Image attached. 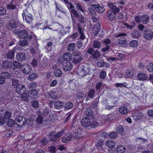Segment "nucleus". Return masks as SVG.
<instances>
[{"instance_id": "obj_10", "label": "nucleus", "mask_w": 153, "mask_h": 153, "mask_svg": "<svg viewBox=\"0 0 153 153\" xmlns=\"http://www.w3.org/2000/svg\"><path fill=\"white\" fill-rule=\"evenodd\" d=\"M23 117L20 116H18L15 119L16 124L19 127H21L25 125L26 123L23 121Z\"/></svg>"}, {"instance_id": "obj_56", "label": "nucleus", "mask_w": 153, "mask_h": 153, "mask_svg": "<svg viewBox=\"0 0 153 153\" xmlns=\"http://www.w3.org/2000/svg\"><path fill=\"white\" fill-rule=\"evenodd\" d=\"M147 70L151 72H153V63H150L147 65Z\"/></svg>"}, {"instance_id": "obj_33", "label": "nucleus", "mask_w": 153, "mask_h": 153, "mask_svg": "<svg viewBox=\"0 0 153 153\" xmlns=\"http://www.w3.org/2000/svg\"><path fill=\"white\" fill-rule=\"evenodd\" d=\"M129 45L130 46L133 48H135L137 47V45L139 44L138 41L136 40H133L129 42Z\"/></svg>"}, {"instance_id": "obj_29", "label": "nucleus", "mask_w": 153, "mask_h": 153, "mask_svg": "<svg viewBox=\"0 0 153 153\" xmlns=\"http://www.w3.org/2000/svg\"><path fill=\"white\" fill-rule=\"evenodd\" d=\"M119 112L123 114H126L128 112V110L126 107L123 106L120 108L119 110Z\"/></svg>"}, {"instance_id": "obj_42", "label": "nucleus", "mask_w": 153, "mask_h": 153, "mask_svg": "<svg viewBox=\"0 0 153 153\" xmlns=\"http://www.w3.org/2000/svg\"><path fill=\"white\" fill-rule=\"evenodd\" d=\"M101 43L97 40L94 41L93 43V47L95 48H100Z\"/></svg>"}, {"instance_id": "obj_43", "label": "nucleus", "mask_w": 153, "mask_h": 153, "mask_svg": "<svg viewBox=\"0 0 153 153\" xmlns=\"http://www.w3.org/2000/svg\"><path fill=\"white\" fill-rule=\"evenodd\" d=\"M12 64L13 66L15 68H22V66L19 62L16 61L13 62Z\"/></svg>"}, {"instance_id": "obj_16", "label": "nucleus", "mask_w": 153, "mask_h": 153, "mask_svg": "<svg viewBox=\"0 0 153 153\" xmlns=\"http://www.w3.org/2000/svg\"><path fill=\"white\" fill-rule=\"evenodd\" d=\"M82 126L85 127H88L90 126L91 122L90 118L87 117L83 118L81 120Z\"/></svg>"}, {"instance_id": "obj_1", "label": "nucleus", "mask_w": 153, "mask_h": 153, "mask_svg": "<svg viewBox=\"0 0 153 153\" xmlns=\"http://www.w3.org/2000/svg\"><path fill=\"white\" fill-rule=\"evenodd\" d=\"M14 34L17 35L18 38L21 39L27 40L29 41H31L33 36L30 34H29L28 32L25 30H19V29H16L14 31Z\"/></svg>"}, {"instance_id": "obj_21", "label": "nucleus", "mask_w": 153, "mask_h": 153, "mask_svg": "<svg viewBox=\"0 0 153 153\" xmlns=\"http://www.w3.org/2000/svg\"><path fill=\"white\" fill-rule=\"evenodd\" d=\"M150 17L147 15H143L141 16V22L143 24H146L149 22Z\"/></svg>"}, {"instance_id": "obj_32", "label": "nucleus", "mask_w": 153, "mask_h": 153, "mask_svg": "<svg viewBox=\"0 0 153 153\" xmlns=\"http://www.w3.org/2000/svg\"><path fill=\"white\" fill-rule=\"evenodd\" d=\"M49 141V140L46 139L45 137H43L39 140V142L41 144L44 146H46L48 144Z\"/></svg>"}, {"instance_id": "obj_52", "label": "nucleus", "mask_w": 153, "mask_h": 153, "mask_svg": "<svg viewBox=\"0 0 153 153\" xmlns=\"http://www.w3.org/2000/svg\"><path fill=\"white\" fill-rule=\"evenodd\" d=\"M105 64H107V63L105 62L103 60H101L100 61H98L97 63V66L99 68L103 67Z\"/></svg>"}, {"instance_id": "obj_7", "label": "nucleus", "mask_w": 153, "mask_h": 153, "mask_svg": "<svg viewBox=\"0 0 153 153\" xmlns=\"http://www.w3.org/2000/svg\"><path fill=\"white\" fill-rule=\"evenodd\" d=\"M22 69L24 74H28L31 72L32 68L30 65L26 64L22 66Z\"/></svg>"}, {"instance_id": "obj_51", "label": "nucleus", "mask_w": 153, "mask_h": 153, "mask_svg": "<svg viewBox=\"0 0 153 153\" xmlns=\"http://www.w3.org/2000/svg\"><path fill=\"white\" fill-rule=\"evenodd\" d=\"M25 40H20L19 42V44L20 46H24L25 45H27L28 44V40L24 39Z\"/></svg>"}, {"instance_id": "obj_39", "label": "nucleus", "mask_w": 153, "mask_h": 153, "mask_svg": "<svg viewBox=\"0 0 153 153\" xmlns=\"http://www.w3.org/2000/svg\"><path fill=\"white\" fill-rule=\"evenodd\" d=\"M95 92V90L93 88H91L87 93L88 97L91 98H93L94 94Z\"/></svg>"}, {"instance_id": "obj_35", "label": "nucleus", "mask_w": 153, "mask_h": 153, "mask_svg": "<svg viewBox=\"0 0 153 153\" xmlns=\"http://www.w3.org/2000/svg\"><path fill=\"white\" fill-rule=\"evenodd\" d=\"M62 72L61 70L59 69L55 70L54 72V75L56 77H60L62 76Z\"/></svg>"}, {"instance_id": "obj_45", "label": "nucleus", "mask_w": 153, "mask_h": 153, "mask_svg": "<svg viewBox=\"0 0 153 153\" xmlns=\"http://www.w3.org/2000/svg\"><path fill=\"white\" fill-rule=\"evenodd\" d=\"M11 116V113L8 111H7L4 113V119L6 120H9Z\"/></svg>"}, {"instance_id": "obj_55", "label": "nucleus", "mask_w": 153, "mask_h": 153, "mask_svg": "<svg viewBox=\"0 0 153 153\" xmlns=\"http://www.w3.org/2000/svg\"><path fill=\"white\" fill-rule=\"evenodd\" d=\"M89 14L91 16H94L96 15V12L94 8L92 7H89Z\"/></svg>"}, {"instance_id": "obj_46", "label": "nucleus", "mask_w": 153, "mask_h": 153, "mask_svg": "<svg viewBox=\"0 0 153 153\" xmlns=\"http://www.w3.org/2000/svg\"><path fill=\"white\" fill-rule=\"evenodd\" d=\"M37 76L38 74L36 73H33L29 75L28 79L30 81H32Z\"/></svg>"}, {"instance_id": "obj_61", "label": "nucleus", "mask_w": 153, "mask_h": 153, "mask_svg": "<svg viewBox=\"0 0 153 153\" xmlns=\"http://www.w3.org/2000/svg\"><path fill=\"white\" fill-rule=\"evenodd\" d=\"M31 105L33 107L35 108H38L39 107L38 102L37 100H35L31 102Z\"/></svg>"}, {"instance_id": "obj_64", "label": "nucleus", "mask_w": 153, "mask_h": 153, "mask_svg": "<svg viewBox=\"0 0 153 153\" xmlns=\"http://www.w3.org/2000/svg\"><path fill=\"white\" fill-rule=\"evenodd\" d=\"M108 134L107 133L103 132H101L100 133L101 137L104 139L108 136ZM101 138H102V137Z\"/></svg>"}, {"instance_id": "obj_38", "label": "nucleus", "mask_w": 153, "mask_h": 153, "mask_svg": "<svg viewBox=\"0 0 153 153\" xmlns=\"http://www.w3.org/2000/svg\"><path fill=\"white\" fill-rule=\"evenodd\" d=\"M95 9L99 13H102L105 11V8L103 7L100 6L98 4L96 5L95 7Z\"/></svg>"}, {"instance_id": "obj_15", "label": "nucleus", "mask_w": 153, "mask_h": 153, "mask_svg": "<svg viewBox=\"0 0 153 153\" xmlns=\"http://www.w3.org/2000/svg\"><path fill=\"white\" fill-rule=\"evenodd\" d=\"M63 69L66 71H69L73 68L72 64L70 62H67L63 63L62 66Z\"/></svg>"}, {"instance_id": "obj_48", "label": "nucleus", "mask_w": 153, "mask_h": 153, "mask_svg": "<svg viewBox=\"0 0 153 153\" xmlns=\"http://www.w3.org/2000/svg\"><path fill=\"white\" fill-rule=\"evenodd\" d=\"M14 55V53L12 51H9L6 55L7 58L10 59H13Z\"/></svg>"}, {"instance_id": "obj_62", "label": "nucleus", "mask_w": 153, "mask_h": 153, "mask_svg": "<svg viewBox=\"0 0 153 153\" xmlns=\"http://www.w3.org/2000/svg\"><path fill=\"white\" fill-rule=\"evenodd\" d=\"M127 85L126 83L124 82L123 83H117L115 84V86L117 87H124L126 88V85Z\"/></svg>"}, {"instance_id": "obj_14", "label": "nucleus", "mask_w": 153, "mask_h": 153, "mask_svg": "<svg viewBox=\"0 0 153 153\" xmlns=\"http://www.w3.org/2000/svg\"><path fill=\"white\" fill-rule=\"evenodd\" d=\"M72 137V134L70 132L67 133L63 137L62 139V142L64 143L68 142L69 141L71 140Z\"/></svg>"}, {"instance_id": "obj_58", "label": "nucleus", "mask_w": 153, "mask_h": 153, "mask_svg": "<svg viewBox=\"0 0 153 153\" xmlns=\"http://www.w3.org/2000/svg\"><path fill=\"white\" fill-rule=\"evenodd\" d=\"M78 18V22L80 25V24H83L84 23V17L82 15L79 16Z\"/></svg>"}, {"instance_id": "obj_57", "label": "nucleus", "mask_w": 153, "mask_h": 153, "mask_svg": "<svg viewBox=\"0 0 153 153\" xmlns=\"http://www.w3.org/2000/svg\"><path fill=\"white\" fill-rule=\"evenodd\" d=\"M48 151L51 153H55L56 148L54 146H51L48 148Z\"/></svg>"}, {"instance_id": "obj_17", "label": "nucleus", "mask_w": 153, "mask_h": 153, "mask_svg": "<svg viewBox=\"0 0 153 153\" xmlns=\"http://www.w3.org/2000/svg\"><path fill=\"white\" fill-rule=\"evenodd\" d=\"M16 22L13 20H10L6 25L7 29L8 30H11L12 28H16Z\"/></svg>"}, {"instance_id": "obj_9", "label": "nucleus", "mask_w": 153, "mask_h": 153, "mask_svg": "<svg viewBox=\"0 0 153 153\" xmlns=\"http://www.w3.org/2000/svg\"><path fill=\"white\" fill-rule=\"evenodd\" d=\"M107 16L110 21L112 22L115 20L116 14L112 10H108L107 12Z\"/></svg>"}, {"instance_id": "obj_19", "label": "nucleus", "mask_w": 153, "mask_h": 153, "mask_svg": "<svg viewBox=\"0 0 153 153\" xmlns=\"http://www.w3.org/2000/svg\"><path fill=\"white\" fill-rule=\"evenodd\" d=\"M26 56L23 53H18L16 55V58L19 61H22L25 59Z\"/></svg>"}, {"instance_id": "obj_18", "label": "nucleus", "mask_w": 153, "mask_h": 153, "mask_svg": "<svg viewBox=\"0 0 153 153\" xmlns=\"http://www.w3.org/2000/svg\"><path fill=\"white\" fill-rule=\"evenodd\" d=\"M54 106L55 108L59 110L62 109L63 108L64 104L62 101H58L54 103Z\"/></svg>"}, {"instance_id": "obj_50", "label": "nucleus", "mask_w": 153, "mask_h": 153, "mask_svg": "<svg viewBox=\"0 0 153 153\" xmlns=\"http://www.w3.org/2000/svg\"><path fill=\"white\" fill-rule=\"evenodd\" d=\"M106 76V72L105 71H102L100 73L99 77L100 79H104Z\"/></svg>"}, {"instance_id": "obj_3", "label": "nucleus", "mask_w": 153, "mask_h": 153, "mask_svg": "<svg viewBox=\"0 0 153 153\" xmlns=\"http://www.w3.org/2000/svg\"><path fill=\"white\" fill-rule=\"evenodd\" d=\"M73 55L74 56L73 62L75 64L79 63L82 59V55L80 52L74 51L73 52Z\"/></svg>"}, {"instance_id": "obj_49", "label": "nucleus", "mask_w": 153, "mask_h": 153, "mask_svg": "<svg viewBox=\"0 0 153 153\" xmlns=\"http://www.w3.org/2000/svg\"><path fill=\"white\" fill-rule=\"evenodd\" d=\"M73 104L71 102H67L66 103L65 107L66 109H69L72 108L73 107Z\"/></svg>"}, {"instance_id": "obj_28", "label": "nucleus", "mask_w": 153, "mask_h": 153, "mask_svg": "<svg viewBox=\"0 0 153 153\" xmlns=\"http://www.w3.org/2000/svg\"><path fill=\"white\" fill-rule=\"evenodd\" d=\"M14 2V0H11L10 3L7 5V8L9 10H13L16 8V5L13 3Z\"/></svg>"}, {"instance_id": "obj_26", "label": "nucleus", "mask_w": 153, "mask_h": 153, "mask_svg": "<svg viewBox=\"0 0 153 153\" xmlns=\"http://www.w3.org/2000/svg\"><path fill=\"white\" fill-rule=\"evenodd\" d=\"M63 58L65 60L69 61L72 59V56L70 52H67L64 54Z\"/></svg>"}, {"instance_id": "obj_59", "label": "nucleus", "mask_w": 153, "mask_h": 153, "mask_svg": "<svg viewBox=\"0 0 153 153\" xmlns=\"http://www.w3.org/2000/svg\"><path fill=\"white\" fill-rule=\"evenodd\" d=\"M76 7L78 10L85 14V10L83 8L80 4L77 3L76 5Z\"/></svg>"}, {"instance_id": "obj_2", "label": "nucleus", "mask_w": 153, "mask_h": 153, "mask_svg": "<svg viewBox=\"0 0 153 153\" xmlns=\"http://www.w3.org/2000/svg\"><path fill=\"white\" fill-rule=\"evenodd\" d=\"M64 133V130L62 129L56 133L54 131L50 132L49 134V137L51 141H55L56 139L60 137Z\"/></svg>"}, {"instance_id": "obj_24", "label": "nucleus", "mask_w": 153, "mask_h": 153, "mask_svg": "<svg viewBox=\"0 0 153 153\" xmlns=\"http://www.w3.org/2000/svg\"><path fill=\"white\" fill-rule=\"evenodd\" d=\"M116 151L117 153H124L126 151V148L124 146L119 145L117 147Z\"/></svg>"}, {"instance_id": "obj_63", "label": "nucleus", "mask_w": 153, "mask_h": 153, "mask_svg": "<svg viewBox=\"0 0 153 153\" xmlns=\"http://www.w3.org/2000/svg\"><path fill=\"white\" fill-rule=\"evenodd\" d=\"M6 13V9L4 8L3 7H0V15H4Z\"/></svg>"}, {"instance_id": "obj_34", "label": "nucleus", "mask_w": 153, "mask_h": 153, "mask_svg": "<svg viewBox=\"0 0 153 153\" xmlns=\"http://www.w3.org/2000/svg\"><path fill=\"white\" fill-rule=\"evenodd\" d=\"M116 131L118 133H121L124 131V128L123 126L119 124L117 126Z\"/></svg>"}, {"instance_id": "obj_31", "label": "nucleus", "mask_w": 153, "mask_h": 153, "mask_svg": "<svg viewBox=\"0 0 153 153\" xmlns=\"http://www.w3.org/2000/svg\"><path fill=\"white\" fill-rule=\"evenodd\" d=\"M104 140L101 138L100 139H97L95 142V145L97 147H100L103 145Z\"/></svg>"}, {"instance_id": "obj_22", "label": "nucleus", "mask_w": 153, "mask_h": 153, "mask_svg": "<svg viewBox=\"0 0 153 153\" xmlns=\"http://www.w3.org/2000/svg\"><path fill=\"white\" fill-rule=\"evenodd\" d=\"M137 78L138 80L140 81L146 80L147 78L146 74L140 72L137 75Z\"/></svg>"}, {"instance_id": "obj_6", "label": "nucleus", "mask_w": 153, "mask_h": 153, "mask_svg": "<svg viewBox=\"0 0 153 153\" xmlns=\"http://www.w3.org/2000/svg\"><path fill=\"white\" fill-rule=\"evenodd\" d=\"M16 90L18 94L20 95H22L25 93L26 89L24 85H20L16 87Z\"/></svg>"}, {"instance_id": "obj_36", "label": "nucleus", "mask_w": 153, "mask_h": 153, "mask_svg": "<svg viewBox=\"0 0 153 153\" xmlns=\"http://www.w3.org/2000/svg\"><path fill=\"white\" fill-rule=\"evenodd\" d=\"M100 53L99 51H96L93 53L92 58L94 59H97L100 57Z\"/></svg>"}, {"instance_id": "obj_44", "label": "nucleus", "mask_w": 153, "mask_h": 153, "mask_svg": "<svg viewBox=\"0 0 153 153\" xmlns=\"http://www.w3.org/2000/svg\"><path fill=\"white\" fill-rule=\"evenodd\" d=\"M15 123L13 119H9L7 122V124L9 127H13L14 126Z\"/></svg>"}, {"instance_id": "obj_27", "label": "nucleus", "mask_w": 153, "mask_h": 153, "mask_svg": "<svg viewBox=\"0 0 153 153\" xmlns=\"http://www.w3.org/2000/svg\"><path fill=\"white\" fill-rule=\"evenodd\" d=\"M106 144L108 147L110 148H112L115 146V142L113 140H108L106 141Z\"/></svg>"}, {"instance_id": "obj_47", "label": "nucleus", "mask_w": 153, "mask_h": 153, "mask_svg": "<svg viewBox=\"0 0 153 153\" xmlns=\"http://www.w3.org/2000/svg\"><path fill=\"white\" fill-rule=\"evenodd\" d=\"M43 116L41 115H39L38 117L36 119V123L39 124H41L43 122Z\"/></svg>"}, {"instance_id": "obj_11", "label": "nucleus", "mask_w": 153, "mask_h": 153, "mask_svg": "<svg viewBox=\"0 0 153 153\" xmlns=\"http://www.w3.org/2000/svg\"><path fill=\"white\" fill-rule=\"evenodd\" d=\"M22 16L24 20L25 19L27 23L30 24L32 22L33 16L31 14L29 13L28 15H25V12H23L22 13Z\"/></svg>"}, {"instance_id": "obj_30", "label": "nucleus", "mask_w": 153, "mask_h": 153, "mask_svg": "<svg viewBox=\"0 0 153 153\" xmlns=\"http://www.w3.org/2000/svg\"><path fill=\"white\" fill-rule=\"evenodd\" d=\"M131 35L134 38H139L141 36V34L136 30H134Z\"/></svg>"}, {"instance_id": "obj_8", "label": "nucleus", "mask_w": 153, "mask_h": 153, "mask_svg": "<svg viewBox=\"0 0 153 153\" xmlns=\"http://www.w3.org/2000/svg\"><path fill=\"white\" fill-rule=\"evenodd\" d=\"M101 24L99 22L96 23L93 29V34L95 36H97L100 31Z\"/></svg>"}, {"instance_id": "obj_5", "label": "nucleus", "mask_w": 153, "mask_h": 153, "mask_svg": "<svg viewBox=\"0 0 153 153\" xmlns=\"http://www.w3.org/2000/svg\"><path fill=\"white\" fill-rule=\"evenodd\" d=\"M85 113L86 116L90 118L91 120L94 119V112L92 109L89 108H86L85 111Z\"/></svg>"}, {"instance_id": "obj_53", "label": "nucleus", "mask_w": 153, "mask_h": 153, "mask_svg": "<svg viewBox=\"0 0 153 153\" xmlns=\"http://www.w3.org/2000/svg\"><path fill=\"white\" fill-rule=\"evenodd\" d=\"M36 84L34 82H30L29 85V88L31 89H35L36 88Z\"/></svg>"}, {"instance_id": "obj_23", "label": "nucleus", "mask_w": 153, "mask_h": 153, "mask_svg": "<svg viewBox=\"0 0 153 153\" xmlns=\"http://www.w3.org/2000/svg\"><path fill=\"white\" fill-rule=\"evenodd\" d=\"M12 64L11 62H9L7 60L4 61L2 63V65L3 67H4L5 69H8L10 67H11L10 69H11L12 68Z\"/></svg>"}, {"instance_id": "obj_4", "label": "nucleus", "mask_w": 153, "mask_h": 153, "mask_svg": "<svg viewBox=\"0 0 153 153\" xmlns=\"http://www.w3.org/2000/svg\"><path fill=\"white\" fill-rule=\"evenodd\" d=\"M143 35L145 39L150 40L153 38V32L149 29H145Z\"/></svg>"}, {"instance_id": "obj_20", "label": "nucleus", "mask_w": 153, "mask_h": 153, "mask_svg": "<svg viewBox=\"0 0 153 153\" xmlns=\"http://www.w3.org/2000/svg\"><path fill=\"white\" fill-rule=\"evenodd\" d=\"M129 69L127 70L126 72V75L128 78H133L136 76V72L132 70L131 71Z\"/></svg>"}, {"instance_id": "obj_54", "label": "nucleus", "mask_w": 153, "mask_h": 153, "mask_svg": "<svg viewBox=\"0 0 153 153\" xmlns=\"http://www.w3.org/2000/svg\"><path fill=\"white\" fill-rule=\"evenodd\" d=\"M71 14L72 16H73L75 18H77L79 16V15L77 12L74 9L71 10Z\"/></svg>"}, {"instance_id": "obj_13", "label": "nucleus", "mask_w": 153, "mask_h": 153, "mask_svg": "<svg viewBox=\"0 0 153 153\" xmlns=\"http://www.w3.org/2000/svg\"><path fill=\"white\" fill-rule=\"evenodd\" d=\"M37 91L36 89H31L28 93V96L32 99L36 98L38 95Z\"/></svg>"}, {"instance_id": "obj_12", "label": "nucleus", "mask_w": 153, "mask_h": 153, "mask_svg": "<svg viewBox=\"0 0 153 153\" xmlns=\"http://www.w3.org/2000/svg\"><path fill=\"white\" fill-rule=\"evenodd\" d=\"M77 20H73V27L74 28L76 29L78 28L77 30L79 34H81L83 33V32L82 31V29L80 27L81 25L79 23L77 22Z\"/></svg>"}, {"instance_id": "obj_41", "label": "nucleus", "mask_w": 153, "mask_h": 153, "mask_svg": "<svg viewBox=\"0 0 153 153\" xmlns=\"http://www.w3.org/2000/svg\"><path fill=\"white\" fill-rule=\"evenodd\" d=\"M118 136L117 133L115 131H113L109 133L108 137L109 138L113 139L116 138Z\"/></svg>"}, {"instance_id": "obj_37", "label": "nucleus", "mask_w": 153, "mask_h": 153, "mask_svg": "<svg viewBox=\"0 0 153 153\" xmlns=\"http://www.w3.org/2000/svg\"><path fill=\"white\" fill-rule=\"evenodd\" d=\"M75 45L74 43H70L68 46V50L69 51H73L75 48Z\"/></svg>"}, {"instance_id": "obj_60", "label": "nucleus", "mask_w": 153, "mask_h": 153, "mask_svg": "<svg viewBox=\"0 0 153 153\" xmlns=\"http://www.w3.org/2000/svg\"><path fill=\"white\" fill-rule=\"evenodd\" d=\"M74 136L75 137V138H77L78 137H80L82 136V132L80 131H77L74 134Z\"/></svg>"}, {"instance_id": "obj_40", "label": "nucleus", "mask_w": 153, "mask_h": 153, "mask_svg": "<svg viewBox=\"0 0 153 153\" xmlns=\"http://www.w3.org/2000/svg\"><path fill=\"white\" fill-rule=\"evenodd\" d=\"M118 43L122 47H125L127 44V42L125 39H120L118 41Z\"/></svg>"}, {"instance_id": "obj_25", "label": "nucleus", "mask_w": 153, "mask_h": 153, "mask_svg": "<svg viewBox=\"0 0 153 153\" xmlns=\"http://www.w3.org/2000/svg\"><path fill=\"white\" fill-rule=\"evenodd\" d=\"M143 116V114L140 112H138L133 115V117L136 120H138L141 119Z\"/></svg>"}]
</instances>
